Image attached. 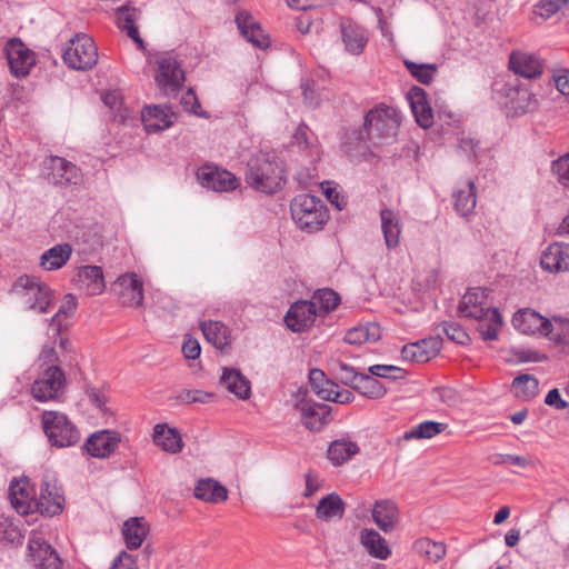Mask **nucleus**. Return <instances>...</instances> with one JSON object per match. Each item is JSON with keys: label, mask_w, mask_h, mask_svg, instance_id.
Wrapping results in <instances>:
<instances>
[{"label": "nucleus", "mask_w": 569, "mask_h": 569, "mask_svg": "<svg viewBox=\"0 0 569 569\" xmlns=\"http://www.w3.org/2000/svg\"><path fill=\"white\" fill-rule=\"evenodd\" d=\"M236 23L243 38L254 47L264 49L269 46V37L262 30L260 23L248 11H239Z\"/></svg>", "instance_id": "4be33fe9"}, {"label": "nucleus", "mask_w": 569, "mask_h": 569, "mask_svg": "<svg viewBox=\"0 0 569 569\" xmlns=\"http://www.w3.org/2000/svg\"><path fill=\"white\" fill-rule=\"evenodd\" d=\"M86 393L89 398V401L98 408L100 411L104 412L106 403H107V396L103 389L94 388V387H88L86 390Z\"/></svg>", "instance_id": "69168bd1"}, {"label": "nucleus", "mask_w": 569, "mask_h": 569, "mask_svg": "<svg viewBox=\"0 0 569 569\" xmlns=\"http://www.w3.org/2000/svg\"><path fill=\"white\" fill-rule=\"evenodd\" d=\"M340 30L346 49L352 54L361 53L368 42L365 29L350 19H342Z\"/></svg>", "instance_id": "cd10ccee"}, {"label": "nucleus", "mask_w": 569, "mask_h": 569, "mask_svg": "<svg viewBox=\"0 0 569 569\" xmlns=\"http://www.w3.org/2000/svg\"><path fill=\"white\" fill-rule=\"evenodd\" d=\"M447 428L446 423L437 422V421H423L412 429L406 431L402 436L401 440H413V439H431L435 436L441 433Z\"/></svg>", "instance_id": "de8ad7c7"}, {"label": "nucleus", "mask_w": 569, "mask_h": 569, "mask_svg": "<svg viewBox=\"0 0 569 569\" xmlns=\"http://www.w3.org/2000/svg\"><path fill=\"white\" fill-rule=\"evenodd\" d=\"M359 540L368 553L373 558L386 560L391 555V550L386 539L375 529L363 528L360 531Z\"/></svg>", "instance_id": "72a5a7b5"}, {"label": "nucleus", "mask_w": 569, "mask_h": 569, "mask_svg": "<svg viewBox=\"0 0 569 569\" xmlns=\"http://www.w3.org/2000/svg\"><path fill=\"white\" fill-rule=\"evenodd\" d=\"M6 56L11 73L17 78L29 74L36 63L34 52L19 39H11L6 46Z\"/></svg>", "instance_id": "f8f14e48"}, {"label": "nucleus", "mask_w": 569, "mask_h": 569, "mask_svg": "<svg viewBox=\"0 0 569 569\" xmlns=\"http://www.w3.org/2000/svg\"><path fill=\"white\" fill-rule=\"evenodd\" d=\"M181 351L187 359H197L200 356L201 347L197 339H192L190 336L186 335Z\"/></svg>", "instance_id": "338daca9"}, {"label": "nucleus", "mask_w": 569, "mask_h": 569, "mask_svg": "<svg viewBox=\"0 0 569 569\" xmlns=\"http://www.w3.org/2000/svg\"><path fill=\"white\" fill-rule=\"evenodd\" d=\"M174 112L169 107L147 106L141 111V120L147 132H158L172 124Z\"/></svg>", "instance_id": "a878e982"}, {"label": "nucleus", "mask_w": 569, "mask_h": 569, "mask_svg": "<svg viewBox=\"0 0 569 569\" xmlns=\"http://www.w3.org/2000/svg\"><path fill=\"white\" fill-rule=\"evenodd\" d=\"M545 337L557 345L569 347V319L555 318Z\"/></svg>", "instance_id": "864d4df0"}, {"label": "nucleus", "mask_w": 569, "mask_h": 569, "mask_svg": "<svg viewBox=\"0 0 569 569\" xmlns=\"http://www.w3.org/2000/svg\"><path fill=\"white\" fill-rule=\"evenodd\" d=\"M72 253V248L69 243H59L46 250L40 257V267L44 270H58L62 268Z\"/></svg>", "instance_id": "4c0bfd02"}, {"label": "nucleus", "mask_w": 569, "mask_h": 569, "mask_svg": "<svg viewBox=\"0 0 569 569\" xmlns=\"http://www.w3.org/2000/svg\"><path fill=\"white\" fill-rule=\"evenodd\" d=\"M567 4H569V0H541L537 6L536 13L547 19L557 13Z\"/></svg>", "instance_id": "680f3d73"}, {"label": "nucleus", "mask_w": 569, "mask_h": 569, "mask_svg": "<svg viewBox=\"0 0 569 569\" xmlns=\"http://www.w3.org/2000/svg\"><path fill=\"white\" fill-rule=\"evenodd\" d=\"M318 315L315 301L299 300L287 311L284 322L291 331L303 332L313 325Z\"/></svg>", "instance_id": "2eb2a0df"}, {"label": "nucleus", "mask_w": 569, "mask_h": 569, "mask_svg": "<svg viewBox=\"0 0 569 569\" xmlns=\"http://www.w3.org/2000/svg\"><path fill=\"white\" fill-rule=\"evenodd\" d=\"M193 495L204 502L221 503L228 499V489L212 478H204L198 480Z\"/></svg>", "instance_id": "473e14b6"}, {"label": "nucleus", "mask_w": 569, "mask_h": 569, "mask_svg": "<svg viewBox=\"0 0 569 569\" xmlns=\"http://www.w3.org/2000/svg\"><path fill=\"white\" fill-rule=\"evenodd\" d=\"M513 327L525 335L540 333L545 336L546 330L551 327V321L532 309H521L512 317Z\"/></svg>", "instance_id": "a211bd4d"}, {"label": "nucleus", "mask_w": 569, "mask_h": 569, "mask_svg": "<svg viewBox=\"0 0 569 569\" xmlns=\"http://www.w3.org/2000/svg\"><path fill=\"white\" fill-rule=\"evenodd\" d=\"M439 327L447 338L456 343L466 345L469 341L468 333L458 323L443 321Z\"/></svg>", "instance_id": "bf43d9fd"}, {"label": "nucleus", "mask_w": 569, "mask_h": 569, "mask_svg": "<svg viewBox=\"0 0 569 569\" xmlns=\"http://www.w3.org/2000/svg\"><path fill=\"white\" fill-rule=\"evenodd\" d=\"M505 94L508 99V104L516 114H523L536 108L537 100L533 93L525 87L507 83Z\"/></svg>", "instance_id": "bb28decb"}, {"label": "nucleus", "mask_w": 569, "mask_h": 569, "mask_svg": "<svg viewBox=\"0 0 569 569\" xmlns=\"http://www.w3.org/2000/svg\"><path fill=\"white\" fill-rule=\"evenodd\" d=\"M220 382L239 399L246 400L250 397V381L238 369L224 368Z\"/></svg>", "instance_id": "c9c22d12"}, {"label": "nucleus", "mask_w": 569, "mask_h": 569, "mask_svg": "<svg viewBox=\"0 0 569 569\" xmlns=\"http://www.w3.org/2000/svg\"><path fill=\"white\" fill-rule=\"evenodd\" d=\"M154 80L160 92L167 97L178 96V53L174 50L156 54Z\"/></svg>", "instance_id": "6e6552de"}, {"label": "nucleus", "mask_w": 569, "mask_h": 569, "mask_svg": "<svg viewBox=\"0 0 569 569\" xmlns=\"http://www.w3.org/2000/svg\"><path fill=\"white\" fill-rule=\"evenodd\" d=\"M41 423L51 446L66 448L74 446L80 439V432L67 415L59 411H44Z\"/></svg>", "instance_id": "39448f33"}, {"label": "nucleus", "mask_w": 569, "mask_h": 569, "mask_svg": "<svg viewBox=\"0 0 569 569\" xmlns=\"http://www.w3.org/2000/svg\"><path fill=\"white\" fill-rule=\"evenodd\" d=\"M329 371L337 380L352 389L361 376L352 366L338 359L330 362Z\"/></svg>", "instance_id": "09e8293b"}, {"label": "nucleus", "mask_w": 569, "mask_h": 569, "mask_svg": "<svg viewBox=\"0 0 569 569\" xmlns=\"http://www.w3.org/2000/svg\"><path fill=\"white\" fill-rule=\"evenodd\" d=\"M13 290L20 295L29 310L39 313L48 312L54 299L51 288L32 276L19 277L13 284Z\"/></svg>", "instance_id": "20e7f679"}, {"label": "nucleus", "mask_w": 569, "mask_h": 569, "mask_svg": "<svg viewBox=\"0 0 569 569\" xmlns=\"http://www.w3.org/2000/svg\"><path fill=\"white\" fill-rule=\"evenodd\" d=\"M372 519L380 530L386 533L391 532L399 521L396 503L391 500L376 501L372 508Z\"/></svg>", "instance_id": "c85d7f7f"}, {"label": "nucleus", "mask_w": 569, "mask_h": 569, "mask_svg": "<svg viewBox=\"0 0 569 569\" xmlns=\"http://www.w3.org/2000/svg\"><path fill=\"white\" fill-rule=\"evenodd\" d=\"M244 178L254 190L274 193L286 184L284 163L274 152L259 151L248 160Z\"/></svg>", "instance_id": "f03ea898"}, {"label": "nucleus", "mask_w": 569, "mask_h": 569, "mask_svg": "<svg viewBox=\"0 0 569 569\" xmlns=\"http://www.w3.org/2000/svg\"><path fill=\"white\" fill-rule=\"evenodd\" d=\"M322 400L333 401L337 403H349L353 400V395L349 390L337 391L336 388L331 392L320 391Z\"/></svg>", "instance_id": "774afa93"}, {"label": "nucleus", "mask_w": 569, "mask_h": 569, "mask_svg": "<svg viewBox=\"0 0 569 569\" xmlns=\"http://www.w3.org/2000/svg\"><path fill=\"white\" fill-rule=\"evenodd\" d=\"M200 329L206 340L218 350L224 351L231 346V331L220 321H202Z\"/></svg>", "instance_id": "7c9ffc66"}, {"label": "nucleus", "mask_w": 569, "mask_h": 569, "mask_svg": "<svg viewBox=\"0 0 569 569\" xmlns=\"http://www.w3.org/2000/svg\"><path fill=\"white\" fill-rule=\"evenodd\" d=\"M148 525L143 518L128 519L122 529V535L128 549H138L148 535Z\"/></svg>", "instance_id": "ea45409f"}, {"label": "nucleus", "mask_w": 569, "mask_h": 569, "mask_svg": "<svg viewBox=\"0 0 569 569\" xmlns=\"http://www.w3.org/2000/svg\"><path fill=\"white\" fill-rule=\"evenodd\" d=\"M290 212L297 226L309 233L321 230L328 218L322 201L308 193L298 194L291 200Z\"/></svg>", "instance_id": "7ed1b4c3"}, {"label": "nucleus", "mask_w": 569, "mask_h": 569, "mask_svg": "<svg viewBox=\"0 0 569 569\" xmlns=\"http://www.w3.org/2000/svg\"><path fill=\"white\" fill-rule=\"evenodd\" d=\"M180 106L183 107L184 111L199 118L208 119L210 116L207 111L201 108L199 99L192 88L188 90L180 98Z\"/></svg>", "instance_id": "5fc2aeb1"}, {"label": "nucleus", "mask_w": 569, "mask_h": 569, "mask_svg": "<svg viewBox=\"0 0 569 569\" xmlns=\"http://www.w3.org/2000/svg\"><path fill=\"white\" fill-rule=\"evenodd\" d=\"M476 186L468 180L462 187L457 188L452 193L453 207L462 218L473 214L477 204Z\"/></svg>", "instance_id": "2f4dec72"}, {"label": "nucleus", "mask_w": 569, "mask_h": 569, "mask_svg": "<svg viewBox=\"0 0 569 569\" xmlns=\"http://www.w3.org/2000/svg\"><path fill=\"white\" fill-rule=\"evenodd\" d=\"M353 390L369 399H380L387 392L385 386L370 372L369 375L361 373L357 383L353 386Z\"/></svg>", "instance_id": "c03bdc74"}, {"label": "nucleus", "mask_w": 569, "mask_h": 569, "mask_svg": "<svg viewBox=\"0 0 569 569\" xmlns=\"http://www.w3.org/2000/svg\"><path fill=\"white\" fill-rule=\"evenodd\" d=\"M49 183L59 188L78 187L83 181L81 169L73 162L59 156L47 157L43 161Z\"/></svg>", "instance_id": "0eeeda50"}, {"label": "nucleus", "mask_w": 569, "mask_h": 569, "mask_svg": "<svg viewBox=\"0 0 569 569\" xmlns=\"http://www.w3.org/2000/svg\"><path fill=\"white\" fill-rule=\"evenodd\" d=\"M379 339L378 327H355L347 331L345 341L349 345H361L368 341H377Z\"/></svg>", "instance_id": "603ef678"}, {"label": "nucleus", "mask_w": 569, "mask_h": 569, "mask_svg": "<svg viewBox=\"0 0 569 569\" xmlns=\"http://www.w3.org/2000/svg\"><path fill=\"white\" fill-rule=\"evenodd\" d=\"M441 348L442 339L437 335L403 346L401 357L405 360L425 363L435 358L440 352Z\"/></svg>", "instance_id": "dca6fc26"}, {"label": "nucleus", "mask_w": 569, "mask_h": 569, "mask_svg": "<svg viewBox=\"0 0 569 569\" xmlns=\"http://www.w3.org/2000/svg\"><path fill=\"white\" fill-rule=\"evenodd\" d=\"M153 442L162 450L178 452V429L170 428L167 423H158L153 428Z\"/></svg>", "instance_id": "37998d69"}, {"label": "nucleus", "mask_w": 569, "mask_h": 569, "mask_svg": "<svg viewBox=\"0 0 569 569\" xmlns=\"http://www.w3.org/2000/svg\"><path fill=\"white\" fill-rule=\"evenodd\" d=\"M121 305L140 307L143 302V282L136 273H124L112 283Z\"/></svg>", "instance_id": "ddd939ff"}, {"label": "nucleus", "mask_w": 569, "mask_h": 569, "mask_svg": "<svg viewBox=\"0 0 569 569\" xmlns=\"http://www.w3.org/2000/svg\"><path fill=\"white\" fill-rule=\"evenodd\" d=\"M412 549L426 559L438 562L446 556L443 542L433 541L429 538H420L413 542Z\"/></svg>", "instance_id": "49530a36"}, {"label": "nucleus", "mask_w": 569, "mask_h": 569, "mask_svg": "<svg viewBox=\"0 0 569 569\" xmlns=\"http://www.w3.org/2000/svg\"><path fill=\"white\" fill-rule=\"evenodd\" d=\"M380 219L387 248L393 249L398 247L401 233L398 214L393 210L386 208L380 211Z\"/></svg>", "instance_id": "e433bc0d"}, {"label": "nucleus", "mask_w": 569, "mask_h": 569, "mask_svg": "<svg viewBox=\"0 0 569 569\" xmlns=\"http://www.w3.org/2000/svg\"><path fill=\"white\" fill-rule=\"evenodd\" d=\"M0 541L7 543H21L22 533L9 518L0 516Z\"/></svg>", "instance_id": "6e6d98bb"}, {"label": "nucleus", "mask_w": 569, "mask_h": 569, "mask_svg": "<svg viewBox=\"0 0 569 569\" xmlns=\"http://www.w3.org/2000/svg\"><path fill=\"white\" fill-rule=\"evenodd\" d=\"M552 172L563 187L569 188V153L552 162Z\"/></svg>", "instance_id": "e2e57ef3"}, {"label": "nucleus", "mask_w": 569, "mask_h": 569, "mask_svg": "<svg viewBox=\"0 0 569 569\" xmlns=\"http://www.w3.org/2000/svg\"><path fill=\"white\" fill-rule=\"evenodd\" d=\"M346 511V503L341 497L336 493H329L318 502L316 508V517L323 521H332L342 519Z\"/></svg>", "instance_id": "f704fd0d"}, {"label": "nucleus", "mask_w": 569, "mask_h": 569, "mask_svg": "<svg viewBox=\"0 0 569 569\" xmlns=\"http://www.w3.org/2000/svg\"><path fill=\"white\" fill-rule=\"evenodd\" d=\"M403 64L410 74L422 84H429L438 70L435 63H416L411 60H405Z\"/></svg>", "instance_id": "8fccbe9b"}, {"label": "nucleus", "mask_w": 569, "mask_h": 569, "mask_svg": "<svg viewBox=\"0 0 569 569\" xmlns=\"http://www.w3.org/2000/svg\"><path fill=\"white\" fill-rule=\"evenodd\" d=\"M540 266L551 273L569 272V243L553 242L540 257Z\"/></svg>", "instance_id": "f3484780"}, {"label": "nucleus", "mask_w": 569, "mask_h": 569, "mask_svg": "<svg viewBox=\"0 0 569 569\" xmlns=\"http://www.w3.org/2000/svg\"><path fill=\"white\" fill-rule=\"evenodd\" d=\"M98 49L92 38L77 34L63 52L64 63L74 70H89L98 62Z\"/></svg>", "instance_id": "423d86ee"}, {"label": "nucleus", "mask_w": 569, "mask_h": 569, "mask_svg": "<svg viewBox=\"0 0 569 569\" xmlns=\"http://www.w3.org/2000/svg\"><path fill=\"white\" fill-rule=\"evenodd\" d=\"M117 26L126 31L127 36L134 41L140 50H144V41L140 37L136 26V9L124 4L117 9Z\"/></svg>", "instance_id": "58836bf2"}, {"label": "nucleus", "mask_w": 569, "mask_h": 569, "mask_svg": "<svg viewBox=\"0 0 569 569\" xmlns=\"http://www.w3.org/2000/svg\"><path fill=\"white\" fill-rule=\"evenodd\" d=\"M399 126L400 117L396 109L381 104L368 111L361 128L347 133L346 143L365 153L371 147L393 139Z\"/></svg>", "instance_id": "f257e3e1"}, {"label": "nucleus", "mask_w": 569, "mask_h": 569, "mask_svg": "<svg viewBox=\"0 0 569 569\" xmlns=\"http://www.w3.org/2000/svg\"><path fill=\"white\" fill-rule=\"evenodd\" d=\"M64 496L53 477H46L40 486L39 498H36V510L43 516L53 517L62 512Z\"/></svg>", "instance_id": "9b49d317"}, {"label": "nucleus", "mask_w": 569, "mask_h": 569, "mask_svg": "<svg viewBox=\"0 0 569 569\" xmlns=\"http://www.w3.org/2000/svg\"><path fill=\"white\" fill-rule=\"evenodd\" d=\"M298 408L303 426L311 431H320L329 421L330 408L327 405L303 401Z\"/></svg>", "instance_id": "393cba45"}, {"label": "nucleus", "mask_w": 569, "mask_h": 569, "mask_svg": "<svg viewBox=\"0 0 569 569\" xmlns=\"http://www.w3.org/2000/svg\"><path fill=\"white\" fill-rule=\"evenodd\" d=\"M476 320L478 321L477 330L483 340L497 339L498 330L502 325V318L497 309H489L486 316Z\"/></svg>", "instance_id": "a18cd8bd"}, {"label": "nucleus", "mask_w": 569, "mask_h": 569, "mask_svg": "<svg viewBox=\"0 0 569 569\" xmlns=\"http://www.w3.org/2000/svg\"><path fill=\"white\" fill-rule=\"evenodd\" d=\"M312 301H315L316 305L319 303L318 313L323 316L333 311L339 306L340 297L332 289L325 288L315 292Z\"/></svg>", "instance_id": "3c124183"}, {"label": "nucleus", "mask_w": 569, "mask_h": 569, "mask_svg": "<svg viewBox=\"0 0 569 569\" xmlns=\"http://www.w3.org/2000/svg\"><path fill=\"white\" fill-rule=\"evenodd\" d=\"M412 113L417 123L427 129L433 123L432 109L427 100L426 91L417 86H413L407 93Z\"/></svg>", "instance_id": "b1692460"}, {"label": "nucleus", "mask_w": 569, "mask_h": 569, "mask_svg": "<svg viewBox=\"0 0 569 569\" xmlns=\"http://www.w3.org/2000/svg\"><path fill=\"white\" fill-rule=\"evenodd\" d=\"M9 498L12 507L21 515H28L33 508L36 509V498L27 478L11 481Z\"/></svg>", "instance_id": "5701e85b"}, {"label": "nucleus", "mask_w": 569, "mask_h": 569, "mask_svg": "<svg viewBox=\"0 0 569 569\" xmlns=\"http://www.w3.org/2000/svg\"><path fill=\"white\" fill-rule=\"evenodd\" d=\"M368 371L372 376L390 379H400L406 375L403 369L391 365H373L369 367Z\"/></svg>", "instance_id": "052dcab7"}, {"label": "nucleus", "mask_w": 569, "mask_h": 569, "mask_svg": "<svg viewBox=\"0 0 569 569\" xmlns=\"http://www.w3.org/2000/svg\"><path fill=\"white\" fill-rule=\"evenodd\" d=\"M78 282L80 289L88 296H97L103 292L106 288L102 268L99 266H83L78 272Z\"/></svg>", "instance_id": "c756f323"}, {"label": "nucleus", "mask_w": 569, "mask_h": 569, "mask_svg": "<svg viewBox=\"0 0 569 569\" xmlns=\"http://www.w3.org/2000/svg\"><path fill=\"white\" fill-rule=\"evenodd\" d=\"M309 382L312 390L321 399L322 395L320 391L331 392V390L337 387L332 380L326 378V375L322 370L316 368L309 371Z\"/></svg>", "instance_id": "4d7b16f0"}, {"label": "nucleus", "mask_w": 569, "mask_h": 569, "mask_svg": "<svg viewBox=\"0 0 569 569\" xmlns=\"http://www.w3.org/2000/svg\"><path fill=\"white\" fill-rule=\"evenodd\" d=\"M30 559L37 569H61L62 560L57 551L42 537L33 535L29 539Z\"/></svg>", "instance_id": "4468645a"}, {"label": "nucleus", "mask_w": 569, "mask_h": 569, "mask_svg": "<svg viewBox=\"0 0 569 569\" xmlns=\"http://www.w3.org/2000/svg\"><path fill=\"white\" fill-rule=\"evenodd\" d=\"M77 298L72 293H68L64 296L63 302L58 309V311L54 313V316L50 319V326L57 327V332L60 331L62 323L60 318L62 316L68 317L73 315V312L77 309Z\"/></svg>", "instance_id": "13d9d810"}, {"label": "nucleus", "mask_w": 569, "mask_h": 569, "mask_svg": "<svg viewBox=\"0 0 569 569\" xmlns=\"http://www.w3.org/2000/svg\"><path fill=\"white\" fill-rule=\"evenodd\" d=\"M511 390L518 399L529 401L538 395L539 381L532 375H519L513 379Z\"/></svg>", "instance_id": "79ce46f5"}, {"label": "nucleus", "mask_w": 569, "mask_h": 569, "mask_svg": "<svg viewBox=\"0 0 569 569\" xmlns=\"http://www.w3.org/2000/svg\"><path fill=\"white\" fill-rule=\"evenodd\" d=\"M321 188L327 199L332 206H335L338 210H342L346 208L347 201L345 197L341 196L340 192L335 187H331V182H322Z\"/></svg>", "instance_id": "0e129e2a"}, {"label": "nucleus", "mask_w": 569, "mask_h": 569, "mask_svg": "<svg viewBox=\"0 0 569 569\" xmlns=\"http://www.w3.org/2000/svg\"><path fill=\"white\" fill-rule=\"evenodd\" d=\"M360 451L359 446L351 440L338 439L330 443L327 457L333 466H341Z\"/></svg>", "instance_id": "a19ab883"}, {"label": "nucleus", "mask_w": 569, "mask_h": 569, "mask_svg": "<svg viewBox=\"0 0 569 569\" xmlns=\"http://www.w3.org/2000/svg\"><path fill=\"white\" fill-rule=\"evenodd\" d=\"M488 297L487 289L473 288L466 292L458 306L460 317L481 319L491 307H485Z\"/></svg>", "instance_id": "aec40b11"}, {"label": "nucleus", "mask_w": 569, "mask_h": 569, "mask_svg": "<svg viewBox=\"0 0 569 569\" xmlns=\"http://www.w3.org/2000/svg\"><path fill=\"white\" fill-rule=\"evenodd\" d=\"M120 442V435L111 430H101L91 435L84 448L94 458H107L114 452Z\"/></svg>", "instance_id": "6ab92c4d"}, {"label": "nucleus", "mask_w": 569, "mask_h": 569, "mask_svg": "<svg viewBox=\"0 0 569 569\" xmlns=\"http://www.w3.org/2000/svg\"><path fill=\"white\" fill-rule=\"evenodd\" d=\"M509 68L527 79H537L543 72V64L537 56L521 51L510 53Z\"/></svg>", "instance_id": "412c9836"}, {"label": "nucleus", "mask_w": 569, "mask_h": 569, "mask_svg": "<svg viewBox=\"0 0 569 569\" xmlns=\"http://www.w3.org/2000/svg\"><path fill=\"white\" fill-rule=\"evenodd\" d=\"M202 187L216 192H228L238 188L239 179L230 171L214 164H203L197 171Z\"/></svg>", "instance_id": "9d476101"}, {"label": "nucleus", "mask_w": 569, "mask_h": 569, "mask_svg": "<svg viewBox=\"0 0 569 569\" xmlns=\"http://www.w3.org/2000/svg\"><path fill=\"white\" fill-rule=\"evenodd\" d=\"M66 387L63 370L57 366H48L31 386L32 397L40 401H49L59 397Z\"/></svg>", "instance_id": "1a4fd4ad"}]
</instances>
